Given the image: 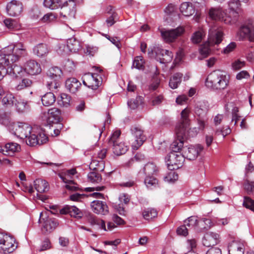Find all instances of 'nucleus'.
I'll return each instance as SVG.
<instances>
[{
    "label": "nucleus",
    "mask_w": 254,
    "mask_h": 254,
    "mask_svg": "<svg viewBox=\"0 0 254 254\" xmlns=\"http://www.w3.org/2000/svg\"><path fill=\"white\" fill-rule=\"evenodd\" d=\"M61 99L59 101V104L64 107H67L70 103V97L66 94H62L61 96Z\"/></svg>",
    "instance_id": "13d9d810"
},
{
    "label": "nucleus",
    "mask_w": 254,
    "mask_h": 254,
    "mask_svg": "<svg viewBox=\"0 0 254 254\" xmlns=\"http://www.w3.org/2000/svg\"><path fill=\"white\" fill-rule=\"evenodd\" d=\"M230 76L225 71L217 70L209 73L205 79V86L213 91H222L227 89Z\"/></svg>",
    "instance_id": "20e7f679"
},
{
    "label": "nucleus",
    "mask_w": 254,
    "mask_h": 254,
    "mask_svg": "<svg viewBox=\"0 0 254 254\" xmlns=\"http://www.w3.org/2000/svg\"><path fill=\"white\" fill-rule=\"evenodd\" d=\"M3 22L5 25L9 29L14 28L16 24L15 20L11 18L5 19Z\"/></svg>",
    "instance_id": "338daca9"
},
{
    "label": "nucleus",
    "mask_w": 254,
    "mask_h": 254,
    "mask_svg": "<svg viewBox=\"0 0 254 254\" xmlns=\"http://www.w3.org/2000/svg\"><path fill=\"white\" fill-rule=\"evenodd\" d=\"M7 14L10 16L16 17L19 16L23 10L22 3L17 0H11L7 4L6 7Z\"/></svg>",
    "instance_id": "2eb2a0df"
},
{
    "label": "nucleus",
    "mask_w": 254,
    "mask_h": 254,
    "mask_svg": "<svg viewBox=\"0 0 254 254\" xmlns=\"http://www.w3.org/2000/svg\"><path fill=\"white\" fill-rule=\"evenodd\" d=\"M183 74L180 72L174 73L170 79L169 86L172 89H176L182 82Z\"/></svg>",
    "instance_id": "c756f323"
},
{
    "label": "nucleus",
    "mask_w": 254,
    "mask_h": 254,
    "mask_svg": "<svg viewBox=\"0 0 254 254\" xmlns=\"http://www.w3.org/2000/svg\"><path fill=\"white\" fill-rule=\"evenodd\" d=\"M56 96L52 92H48L41 97L42 104L48 107L52 105L56 101Z\"/></svg>",
    "instance_id": "72a5a7b5"
},
{
    "label": "nucleus",
    "mask_w": 254,
    "mask_h": 254,
    "mask_svg": "<svg viewBox=\"0 0 254 254\" xmlns=\"http://www.w3.org/2000/svg\"><path fill=\"white\" fill-rule=\"evenodd\" d=\"M77 173L75 168L67 170L60 173L59 176L62 181L65 183H72L73 181L71 180L72 176Z\"/></svg>",
    "instance_id": "cd10ccee"
},
{
    "label": "nucleus",
    "mask_w": 254,
    "mask_h": 254,
    "mask_svg": "<svg viewBox=\"0 0 254 254\" xmlns=\"http://www.w3.org/2000/svg\"><path fill=\"white\" fill-rule=\"evenodd\" d=\"M219 239L220 236L218 234L212 232H207L202 239V244L207 247L213 246L219 242Z\"/></svg>",
    "instance_id": "6ab92c4d"
},
{
    "label": "nucleus",
    "mask_w": 254,
    "mask_h": 254,
    "mask_svg": "<svg viewBox=\"0 0 254 254\" xmlns=\"http://www.w3.org/2000/svg\"><path fill=\"white\" fill-rule=\"evenodd\" d=\"M51 248V243L49 239H46L44 240L40 246L39 251L40 252L46 251Z\"/></svg>",
    "instance_id": "69168bd1"
},
{
    "label": "nucleus",
    "mask_w": 254,
    "mask_h": 254,
    "mask_svg": "<svg viewBox=\"0 0 254 254\" xmlns=\"http://www.w3.org/2000/svg\"><path fill=\"white\" fill-rule=\"evenodd\" d=\"M69 52H77L79 49V42L75 37H72L67 40L66 42Z\"/></svg>",
    "instance_id": "f704fd0d"
},
{
    "label": "nucleus",
    "mask_w": 254,
    "mask_h": 254,
    "mask_svg": "<svg viewBox=\"0 0 254 254\" xmlns=\"http://www.w3.org/2000/svg\"><path fill=\"white\" fill-rule=\"evenodd\" d=\"M62 214H69L71 217H78L79 209L75 206L66 205L60 210Z\"/></svg>",
    "instance_id": "473e14b6"
},
{
    "label": "nucleus",
    "mask_w": 254,
    "mask_h": 254,
    "mask_svg": "<svg viewBox=\"0 0 254 254\" xmlns=\"http://www.w3.org/2000/svg\"><path fill=\"white\" fill-rule=\"evenodd\" d=\"M223 33L221 30H211L209 32L208 44H205L201 45L199 49L200 54L206 58L210 53V45H218L220 44L223 39Z\"/></svg>",
    "instance_id": "39448f33"
},
{
    "label": "nucleus",
    "mask_w": 254,
    "mask_h": 254,
    "mask_svg": "<svg viewBox=\"0 0 254 254\" xmlns=\"http://www.w3.org/2000/svg\"><path fill=\"white\" fill-rule=\"evenodd\" d=\"M180 10L183 15L187 17L193 15L195 12L194 6L190 2H184L181 3Z\"/></svg>",
    "instance_id": "b1692460"
},
{
    "label": "nucleus",
    "mask_w": 254,
    "mask_h": 254,
    "mask_svg": "<svg viewBox=\"0 0 254 254\" xmlns=\"http://www.w3.org/2000/svg\"><path fill=\"white\" fill-rule=\"evenodd\" d=\"M69 5L72 6L71 9L69 10V8L67 6L62 7V11L60 12V18L62 20H64L67 19L68 17H74L76 13V9L74 7L75 4L74 2L69 0Z\"/></svg>",
    "instance_id": "5701e85b"
},
{
    "label": "nucleus",
    "mask_w": 254,
    "mask_h": 254,
    "mask_svg": "<svg viewBox=\"0 0 254 254\" xmlns=\"http://www.w3.org/2000/svg\"><path fill=\"white\" fill-rule=\"evenodd\" d=\"M144 184L148 188H151L152 187H155L158 184V180L153 176L146 175L144 179Z\"/></svg>",
    "instance_id": "603ef678"
},
{
    "label": "nucleus",
    "mask_w": 254,
    "mask_h": 254,
    "mask_svg": "<svg viewBox=\"0 0 254 254\" xmlns=\"http://www.w3.org/2000/svg\"><path fill=\"white\" fill-rule=\"evenodd\" d=\"M163 97L160 95L155 96L151 101V105L152 106H156L159 105L163 101Z\"/></svg>",
    "instance_id": "774afa93"
},
{
    "label": "nucleus",
    "mask_w": 254,
    "mask_h": 254,
    "mask_svg": "<svg viewBox=\"0 0 254 254\" xmlns=\"http://www.w3.org/2000/svg\"><path fill=\"white\" fill-rule=\"evenodd\" d=\"M99 172L94 171L90 172L87 176L88 180L92 183H99L101 182L102 177Z\"/></svg>",
    "instance_id": "a18cd8bd"
},
{
    "label": "nucleus",
    "mask_w": 254,
    "mask_h": 254,
    "mask_svg": "<svg viewBox=\"0 0 254 254\" xmlns=\"http://www.w3.org/2000/svg\"><path fill=\"white\" fill-rule=\"evenodd\" d=\"M27 55L26 47L21 42L15 43L3 48L0 54V80L7 74V65L17 62L20 58Z\"/></svg>",
    "instance_id": "f257e3e1"
},
{
    "label": "nucleus",
    "mask_w": 254,
    "mask_h": 254,
    "mask_svg": "<svg viewBox=\"0 0 254 254\" xmlns=\"http://www.w3.org/2000/svg\"><path fill=\"white\" fill-rule=\"evenodd\" d=\"M21 150L20 145L15 142H8L4 145L0 146V152L3 155L12 156L15 152H19Z\"/></svg>",
    "instance_id": "f3484780"
},
{
    "label": "nucleus",
    "mask_w": 254,
    "mask_h": 254,
    "mask_svg": "<svg viewBox=\"0 0 254 254\" xmlns=\"http://www.w3.org/2000/svg\"><path fill=\"white\" fill-rule=\"evenodd\" d=\"M138 99L140 100L141 97H139L138 98H137L136 99H130V100H128L127 102L128 106L131 109H136L139 105Z\"/></svg>",
    "instance_id": "0e129e2a"
},
{
    "label": "nucleus",
    "mask_w": 254,
    "mask_h": 254,
    "mask_svg": "<svg viewBox=\"0 0 254 254\" xmlns=\"http://www.w3.org/2000/svg\"><path fill=\"white\" fill-rule=\"evenodd\" d=\"M158 30L161 33V37L163 40L168 43L173 42L184 32V29L182 27H179L176 29L171 30L159 28Z\"/></svg>",
    "instance_id": "9d476101"
},
{
    "label": "nucleus",
    "mask_w": 254,
    "mask_h": 254,
    "mask_svg": "<svg viewBox=\"0 0 254 254\" xmlns=\"http://www.w3.org/2000/svg\"><path fill=\"white\" fill-rule=\"evenodd\" d=\"M58 225V222L56 219L47 218L44 223L42 231L45 233H48L53 231Z\"/></svg>",
    "instance_id": "393cba45"
},
{
    "label": "nucleus",
    "mask_w": 254,
    "mask_h": 254,
    "mask_svg": "<svg viewBox=\"0 0 254 254\" xmlns=\"http://www.w3.org/2000/svg\"><path fill=\"white\" fill-rule=\"evenodd\" d=\"M239 7L238 2H234L230 1L229 2V9L224 11V18L223 22L227 24H235L239 19V12L237 10Z\"/></svg>",
    "instance_id": "423d86ee"
},
{
    "label": "nucleus",
    "mask_w": 254,
    "mask_h": 254,
    "mask_svg": "<svg viewBox=\"0 0 254 254\" xmlns=\"http://www.w3.org/2000/svg\"><path fill=\"white\" fill-rule=\"evenodd\" d=\"M130 131L134 138V142L133 143L132 147L133 149H137L146 140V137L143 134V131L140 127H132Z\"/></svg>",
    "instance_id": "ddd939ff"
},
{
    "label": "nucleus",
    "mask_w": 254,
    "mask_h": 254,
    "mask_svg": "<svg viewBox=\"0 0 254 254\" xmlns=\"http://www.w3.org/2000/svg\"><path fill=\"white\" fill-rule=\"evenodd\" d=\"M208 15L211 19L223 22L224 11L220 7H211L208 10Z\"/></svg>",
    "instance_id": "4be33fe9"
},
{
    "label": "nucleus",
    "mask_w": 254,
    "mask_h": 254,
    "mask_svg": "<svg viewBox=\"0 0 254 254\" xmlns=\"http://www.w3.org/2000/svg\"><path fill=\"white\" fill-rule=\"evenodd\" d=\"M8 126L9 131L18 137L24 139L28 145H33L36 142V133L33 130L32 127L25 123H15L9 122L4 123Z\"/></svg>",
    "instance_id": "7ed1b4c3"
},
{
    "label": "nucleus",
    "mask_w": 254,
    "mask_h": 254,
    "mask_svg": "<svg viewBox=\"0 0 254 254\" xmlns=\"http://www.w3.org/2000/svg\"><path fill=\"white\" fill-rule=\"evenodd\" d=\"M67 44L64 42L60 43L58 44V48L57 49L59 54H63L64 53H67L69 52V49H66Z\"/></svg>",
    "instance_id": "680f3d73"
},
{
    "label": "nucleus",
    "mask_w": 254,
    "mask_h": 254,
    "mask_svg": "<svg viewBox=\"0 0 254 254\" xmlns=\"http://www.w3.org/2000/svg\"><path fill=\"white\" fill-rule=\"evenodd\" d=\"M112 147L113 153L117 156L124 154L128 149V147L123 141L120 142Z\"/></svg>",
    "instance_id": "2f4dec72"
},
{
    "label": "nucleus",
    "mask_w": 254,
    "mask_h": 254,
    "mask_svg": "<svg viewBox=\"0 0 254 254\" xmlns=\"http://www.w3.org/2000/svg\"><path fill=\"white\" fill-rule=\"evenodd\" d=\"M166 162L168 169L173 171L181 168L185 161V157L182 153L170 152L166 157Z\"/></svg>",
    "instance_id": "6e6552de"
},
{
    "label": "nucleus",
    "mask_w": 254,
    "mask_h": 254,
    "mask_svg": "<svg viewBox=\"0 0 254 254\" xmlns=\"http://www.w3.org/2000/svg\"><path fill=\"white\" fill-rule=\"evenodd\" d=\"M23 69L25 72L30 75H36L42 71L40 64L34 60L26 62L23 65Z\"/></svg>",
    "instance_id": "4468645a"
},
{
    "label": "nucleus",
    "mask_w": 254,
    "mask_h": 254,
    "mask_svg": "<svg viewBox=\"0 0 254 254\" xmlns=\"http://www.w3.org/2000/svg\"><path fill=\"white\" fill-rule=\"evenodd\" d=\"M161 55L157 56V58L159 59L160 63L162 64H167L170 63L173 59V55L172 52L164 49L160 50Z\"/></svg>",
    "instance_id": "bb28decb"
},
{
    "label": "nucleus",
    "mask_w": 254,
    "mask_h": 254,
    "mask_svg": "<svg viewBox=\"0 0 254 254\" xmlns=\"http://www.w3.org/2000/svg\"><path fill=\"white\" fill-rule=\"evenodd\" d=\"M105 166L103 160H93L89 165V168L94 171L102 172Z\"/></svg>",
    "instance_id": "ea45409f"
},
{
    "label": "nucleus",
    "mask_w": 254,
    "mask_h": 254,
    "mask_svg": "<svg viewBox=\"0 0 254 254\" xmlns=\"http://www.w3.org/2000/svg\"><path fill=\"white\" fill-rule=\"evenodd\" d=\"M250 32V27L247 25L241 26L238 32V35L240 40H244L245 39H249Z\"/></svg>",
    "instance_id": "79ce46f5"
},
{
    "label": "nucleus",
    "mask_w": 254,
    "mask_h": 254,
    "mask_svg": "<svg viewBox=\"0 0 254 254\" xmlns=\"http://www.w3.org/2000/svg\"><path fill=\"white\" fill-rule=\"evenodd\" d=\"M99 75L97 74L88 73L82 77L83 84L92 90H96L101 84L99 79Z\"/></svg>",
    "instance_id": "9b49d317"
},
{
    "label": "nucleus",
    "mask_w": 254,
    "mask_h": 254,
    "mask_svg": "<svg viewBox=\"0 0 254 254\" xmlns=\"http://www.w3.org/2000/svg\"><path fill=\"white\" fill-rule=\"evenodd\" d=\"M75 64L73 61L68 59L64 63V69L69 72L72 71L75 68Z\"/></svg>",
    "instance_id": "bf43d9fd"
},
{
    "label": "nucleus",
    "mask_w": 254,
    "mask_h": 254,
    "mask_svg": "<svg viewBox=\"0 0 254 254\" xmlns=\"http://www.w3.org/2000/svg\"><path fill=\"white\" fill-rule=\"evenodd\" d=\"M92 211L96 214L106 215L109 213V208L104 201L96 200L91 203Z\"/></svg>",
    "instance_id": "a211bd4d"
},
{
    "label": "nucleus",
    "mask_w": 254,
    "mask_h": 254,
    "mask_svg": "<svg viewBox=\"0 0 254 254\" xmlns=\"http://www.w3.org/2000/svg\"><path fill=\"white\" fill-rule=\"evenodd\" d=\"M203 149V146L200 144L190 146L187 148H185L184 150L183 149L182 154L185 158H187L189 160H193L197 157Z\"/></svg>",
    "instance_id": "dca6fc26"
},
{
    "label": "nucleus",
    "mask_w": 254,
    "mask_h": 254,
    "mask_svg": "<svg viewBox=\"0 0 254 254\" xmlns=\"http://www.w3.org/2000/svg\"><path fill=\"white\" fill-rule=\"evenodd\" d=\"M13 63L6 66L7 74L11 75L13 78H21L24 75L25 71L23 66L22 67Z\"/></svg>",
    "instance_id": "aec40b11"
},
{
    "label": "nucleus",
    "mask_w": 254,
    "mask_h": 254,
    "mask_svg": "<svg viewBox=\"0 0 254 254\" xmlns=\"http://www.w3.org/2000/svg\"><path fill=\"white\" fill-rule=\"evenodd\" d=\"M32 81L29 78H23L16 86L17 90H21L31 86Z\"/></svg>",
    "instance_id": "3c124183"
},
{
    "label": "nucleus",
    "mask_w": 254,
    "mask_h": 254,
    "mask_svg": "<svg viewBox=\"0 0 254 254\" xmlns=\"http://www.w3.org/2000/svg\"><path fill=\"white\" fill-rule=\"evenodd\" d=\"M245 246L240 241H232L228 246L229 254H244Z\"/></svg>",
    "instance_id": "412c9836"
},
{
    "label": "nucleus",
    "mask_w": 254,
    "mask_h": 254,
    "mask_svg": "<svg viewBox=\"0 0 254 254\" xmlns=\"http://www.w3.org/2000/svg\"><path fill=\"white\" fill-rule=\"evenodd\" d=\"M144 64L145 61L142 56H136L133 60L132 66L139 70H143Z\"/></svg>",
    "instance_id": "c03bdc74"
},
{
    "label": "nucleus",
    "mask_w": 254,
    "mask_h": 254,
    "mask_svg": "<svg viewBox=\"0 0 254 254\" xmlns=\"http://www.w3.org/2000/svg\"><path fill=\"white\" fill-rule=\"evenodd\" d=\"M142 214L144 219L149 221L157 216L158 211L154 208H147L142 211Z\"/></svg>",
    "instance_id": "c9c22d12"
},
{
    "label": "nucleus",
    "mask_w": 254,
    "mask_h": 254,
    "mask_svg": "<svg viewBox=\"0 0 254 254\" xmlns=\"http://www.w3.org/2000/svg\"><path fill=\"white\" fill-rule=\"evenodd\" d=\"M178 174L173 171H171L164 177V181L168 183H173L178 180Z\"/></svg>",
    "instance_id": "6e6d98bb"
},
{
    "label": "nucleus",
    "mask_w": 254,
    "mask_h": 254,
    "mask_svg": "<svg viewBox=\"0 0 254 254\" xmlns=\"http://www.w3.org/2000/svg\"><path fill=\"white\" fill-rule=\"evenodd\" d=\"M243 205L254 212V200L249 196H244Z\"/></svg>",
    "instance_id": "864d4df0"
},
{
    "label": "nucleus",
    "mask_w": 254,
    "mask_h": 254,
    "mask_svg": "<svg viewBox=\"0 0 254 254\" xmlns=\"http://www.w3.org/2000/svg\"><path fill=\"white\" fill-rule=\"evenodd\" d=\"M244 190L249 195H254V167L251 162L246 167Z\"/></svg>",
    "instance_id": "0eeeda50"
},
{
    "label": "nucleus",
    "mask_w": 254,
    "mask_h": 254,
    "mask_svg": "<svg viewBox=\"0 0 254 254\" xmlns=\"http://www.w3.org/2000/svg\"><path fill=\"white\" fill-rule=\"evenodd\" d=\"M16 101V97L11 94H7L2 100V104L7 106H14Z\"/></svg>",
    "instance_id": "49530a36"
},
{
    "label": "nucleus",
    "mask_w": 254,
    "mask_h": 254,
    "mask_svg": "<svg viewBox=\"0 0 254 254\" xmlns=\"http://www.w3.org/2000/svg\"><path fill=\"white\" fill-rule=\"evenodd\" d=\"M17 248L14 239L6 234L0 233V252L4 254L13 252Z\"/></svg>",
    "instance_id": "1a4fd4ad"
},
{
    "label": "nucleus",
    "mask_w": 254,
    "mask_h": 254,
    "mask_svg": "<svg viewBox=\"0 0 254 254\" xmlns=\"http://www.w3.org/2000/svg\"><path fill=\"white\" fill-rule=\"evenodd\" d=\"M62 73V70L57 66L50 68L47 73L45 79H48L50 80L53 79H60Z\"/></svg>",
    "instance_id": "7c9ffc66"
},
{
    "label": "nucleus",
    "mask_w": 254,
    "mask_h": 254,
    "mask_svg": "<svg viewBox=\"0 0 254 254\" xmlns=\"http://www.w3.org/2000/svg\"><path fill=\"white\" fill-rule=\"evenodd\" d=\"M187 226L185 224L179 227L177 229V233L179 235L186 236L188 234Z\"/></svg>",
    "instance_id": "e2e57ef3"
},
{
    "label": "nucleus",
    "mask_w": 254,
    "mask_h": 254,
    "mask_svg": "<svg viewBox=\"0 0 254 254\" xmlns=\"http://www.w3.org/2000/svg\"><path fill=\"white\" fill-rule=\"evenodd\" d=\"M63 4L62 0H44V5L51 9H55L62 7Z\"/></svg>",
    "instance_id": "58836bf2"
},
{
    "label": "nucleus",
    "mask_w": 254,
    "mask_h": 254,
    "mask_svg": "<svg viewBox=\"0 0 254 254\" xmlns=\"http://www.w3.org/2000/svg\"><path fill=\"white\" fill-rule=\"evenodd\" d=\"M59 79H53L50 80L48 79H45L47 87L52 91L57 89L60 86Z\"/></svg>",
    "instance_id": "09e8293b"
},
{
    "label": "nucleus",
    "mask_w": 254,
    "mask_h": 254,
    "mask_svg": "<svg viewBox=\"0 0 254 254\" xmlns=\"http://www.w3.org/2000/svg\"><path fill=\"white\" fill-rule=\"evenodd\" d=\"M111 118L110 117L109 114L107 115V119L105 121L103 126L102 127V129L100 128H97L96 126L94 127V128L93 130L94 132H95L96 134V137L99 138L103 132V128H105V125L107 124H110L111 123Z\"/></svg>",
    "instance_id": "5fc2aeb1"
},
{
    "label": "nucleus",
    "mask_w": 254,
    "mask_h": 254,
    "mask_svg": "<svg viewBox=\"0 0 254 254\" xmlns=\"http://www.w3.org/2000/svg\"><path fill=\"white\" fill-rule=\"evenodd\" d=\"M65 87L71 93H76L78 91L79 81L75 78H69L65 81Z\"/></svg>",
    "instance_id": "a878e982"
},
{
    "label": "nucleus",
    "mask_w": 254,
    "mask_h": 254,
    "mask_svg": "<svg viewBox=\"0 0 254 254\" xmlns=\"http://www.w3.org/2000/svg\"><path fill=\"white\" fill-rule=\"evenodd\" d=\"M36 140L37 142L31 146H34L37 144L41 145L45 143L48 141V137L44 133H40L39 136L36 134Z\"/></svg>",
    "instance_id": "052dcab7"
},
{
    "label": "nucleus",
    "mask_w": 254,
    "mask_h": 254,
    "mask_svg": "<svg viewBox=\"0 0 254 254\" xmlns=\"http://www.w3.org/2000/svg\"><path fill=\"white\" fill-rule=\"evenodd\" d=\"M14 106L16 108L18 112L22 113L28 110L29 106L27 102L20 98H16V101L15 102Z\"/></svg>",
    "instance_id": "4c0bfd02"
},
{
    "label": "nucleus",
    "mask_w": 254,
    "mask_h": 254,
    "mask_svg": "<svg viewBox=\"0 0 254 254\" xmlns=\"http://www.w3.org/2000/svg\"><path fill=\"white\" fill-rule=\"evenodd\" d=\"M121 134V132L120 130L116 129L114 130L108 139V144L109 145L113 146L116 144L122 142L120 139Z\"/></svg>",
    "instance_id": "a19ab883"
},
{
    "label": "nucleus",
    "mask_w": 254,
    "mask_h": 254,
    "mask_svg": "<svg viewBox=\"0 0 254 254\" xmlns=\"http://www.w3.org/2000/svg\"><path fill=\"white\" fill-rule=\"evenodd\" d=\"M41 118L43 121H46L49 124L58 123L61 121V111L58 108H51L47 113H43Z\"/></svg>",
    "instance_id": "f8f14e48"
},
{
    "label": "nucleus",
    "mask_w": 254,
    "mask_h": 254,
    "mask_svg": "<svg viewBox=\"0 0 254 254\" xmlns=\"http://www.w3.org/2000/svg\"><path fill=\"white\" fill-rule=\"evenodd\" d=\"M190 110L184 109L181 112V122L176 127V138L170 146L171 152L181 153V151L185 149L183 148L185 140L187 138V133L190 126L189 119Z\"/></svg>",
    "instance_id": "f03ea898"
},
{
    "label": "nucleus",
    "mask_w": 254,
    "mask_h": 254,
    "mask_svg": "<svg viewBox=\"0 0 254 254\" xmlns=\"http://www.w3.org/2000/svg\"><path fill=\"white\" fill-rule=\"evenodd\" d=\"M112 10L113 7L112 6L110 5L107 8V12L111 14V15L108 17L106 20L108 27H110L114 24L116 22L115 19H116L117 17V14L114 11L112 12Z\"/></svg>",
    "instance_id": "37998d69"
},
{
    "label": "nucleus",
    "mask_w": 254,
    "mask_h": 254,
    "mask_svg": "<svg viewBox=\"0 0 254 254\" xmlns=\"http://www.w3.org/2000/svg\"><path fill=\"white\" fill-rule=\"evenodd\" d=\"M143 171L146 175H151L157 171V168L153 163L149 162L144 166Z\"/></svg>",
    "instance_id": "de8ad7c7"
},
{
    "label": "nucleus",
    "mask_w": 254,
    "mask_h": 254,
    "mask_svg": "<svg viewBox=\"0 0 254 254\" xmlns=\"http://www.w3.org/2000/svg\"><path fill=\"white\" fill-rule=\"evenodd\" d=\"M185 224L187 226V227L190 228L197 226L198 224V221L196 217L191 216L185 221Z\"/></svg>",
    "instance_id": "4d7b16f0"
},
{
    "label": "nucleus",
    "mask_w": 254,
    "mask_h": 254,
    "mask_svg": "<svg viewBox=\"0 0 254 254\" xmlns=\"http://www.w3.org/2000/svg\"><path fill=\"white\" fill-rule=\"evenodd\" d=\"M34 187L38 192L43 193L48 190V183L45 180L37 179L34 181Z\"/></svg>",
    "instance_id": "e433bc0d"
},
{
    "label": "nucleus",
    "mask_w": 254,
    "mask_h": 254,
    "mask_svg": "<svg viewBox=\"0 0 254 254\" xmlns=\"http://www.w3.org/2000/svg\"><path fill=\"white\" fill-rule=\"evenodd\" d=\"M204 35L205 33L203 31L199 30L196 31L193 34L191 38V40L192 43L194 44H197L200 43L202 41Z\"/></svg>",
    "instance_id": "8fccbe9b"
},
{
    "label": "nucleus",
    "mask_w": 254,
    "mask_h": 254,
    "mask_svg": "<svg viewBox=\"0 0 254 254\" xmlns=\"http://www.w3.org/2000/svg\"><path fill=\"white\" fill-rule=\"evenodd\" d=\"M33 53L38 57H42L49 53V48L46 44L40 43L34 47Z\"/></svg>",
    "instance_id": "c85d7f7f"
}]
</instances>
